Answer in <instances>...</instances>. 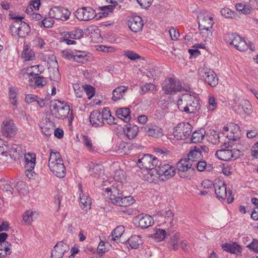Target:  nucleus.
I'll list each match as a JSON object with an SVG mask.
<instances>
[{"label": "nucleus", "instance_id": "obj_1", "mask_svg": "<svg viewBox=\"0 0 258 258\" xmlns=\"http://www.w3.org/2000/svg\"><path fill=\"white\" fill-rule=\"evenodd\" d=\"M177 104L179 109L186 113H193L200 108L198 99L189 93H185L178 98Z\"/></svg>", "mask_w": 258, "mask_h": 258}, {"label": "nucleus", "instance_id": "obj_2", "mask_svg": "<svg viewBox=\"0 0 258 258\" xmlns=\"http://www.w3.org/2000/svg\"><path fill=\"white\" fill-rule=\"evenodd\" d=\"M199 29L205 41H208L212 35L214 23L213 17L207 12H200L198 15Z\"/></svg>", "mask_w": 258, "mask_h": 258}, {"label": "nucleus", "instance_id": "obj_3", "mask_svg": "<svg viewBox=\"0 0 258 258\" xmlns=\"http://www.w3.org/2000/svg\"><path fill=\"white\" fill-rule=\"evenodd\" d=\"M48 166L54 175L63 178L66 174V167L59 153L50 150Z\"/></svg>", "mask_w": 258, "mask_h": 258}, {"label": "nucleus", "instance_id": "obj_4", "mask_svg": "<svg viewBox=\"0 0 258 258\" xmlns=\"http://www.w3.org/2000/svg\"><path fill=\"white\" fill-rule=\"evenodd\" d=\"M50 110L56 118L61 119L68 118L69 125L72 124L74 115L72 110L70 109V106L67 103L55 100L50 105Z\"/></svg>", "mask_w": 258, "mask_h": 258}, {"label": "nucleus", "instance_id": "obj_5", "mask_svg": "<svg viewBox=\"0 0 258 258\" xmlns=\"http://www.w3.org/2000/svg\"><path fill=\"white\" fill-rule=\"evenodd\" d=\"M175 168L168 164H160L156 170L151 171V177L148 179V182L152 183L156 181L158 179L161 180H166L171 178L175 174Z\"/></svg>", "mask_w": 258, "mask_h": 258}, {"label": "nucleus", "instance_id": "obj_6", "mask_svg": "<svg viewBox=\"0 0 258 258\" xmlns=\"http://www.w3.org/2000/svg\"><path fill=\"white\" fill-rule=\"evenodd\" d=\"M121 189L122 188L119 187L118 185L115 187L114 185H113V191L111 188H106L107 192H111L109 195V202L115 205L122 207H127L133 204L135 202L133 197L130 196L122 197L121 193L119 192Z\"/></svg>", "mask_w": 258, "mask_h": 258}, {"label": "nucleus", "instance_id": "obj_7", "mask_svg": "<svg viewBox=\"0 0 258 258\" xmlns=\"http://www.w3.org/2000/svg\"><path fill=\"white\" fill-rule=\"evenodd\" d=\"M226 145V144L224 143V145L222 147V149L218 150L215 153V155L217 158L224 161H230L237 159L240 156L243 155L242 153L243 151L247 150L250 147L249 145L247 144L245 147L241 148V149H227L226 148H227V147Z\"/></svg>", "mask_w": 258, "mask_h": 258}, {"label": "nucleus", "instance_id": "obj_8", "mask_svg": "<svg viewBox=\"0 0 258 258\" xmlns=\"http://www.w3.org/2000/svg\"><path fill=\"white\" fill-rule=\"evenodd\" d=\"M158 159L151 155L145 154L141 158L138 160L137 162L138 167L147 171L145 174V178L148 182V179L150 178L151 171L156 170V166L158 165Z\"/></svg>", "mask_w": 258, "mask_h": 258}, {"label": "nucleus", "instance_id": "obj_9", "mask_svg": "<svg viewBox=\"0 0 258 258\" xmlns=\"http://www.w3.org/2000/svg\"><path fill=\"white\" fill-rule=\"evenodd\" d=\"M215 193L216 197L221 201L226 199L227 203L230 204L233 202L234 197L231 190H227L224 181L219 178L216 179L213 183Z\"/></svg>", "mask_w": 258, "mask_h": 258}, {"label": "nucleus", "instance_id": "obj_10", "mask_svg": "<svg viewBox=\"0 0 258 258\" xmlns=\"http://www.w3.org/2000/svg\"><path fill=\"white\" fill-rule=\"evenodd\" d=\"M224 40L240 51H244L249 48V46L245 41L235 33L226 34L224 36ZM249 47L251 51L254 50L253 47L251 45H249Z\"/></svg>", "mask_w": 258, "mask_h": 258}, {"label": "nucleus", "instance_id": "obj_11", "mask_svg": "<svg viewBox=\"0 0 258 258\" xmlns=\"http://www.w3.org/2000/svg\"><path fill=\"white\" fill-rule=\"evenodd\" d=\"M198 74L200 77L210 86L215 87L218 85L219 78L212 70L206 67L201 68L199 69Z\"/></svg>", "mask_w": 258, "mask_h": 258}, {"label": "nucleus", "instance_id": "obj_12", "mask_svg": "<svg viewBox=\"0 0 258 258\" xmlns=\"http://www.w3.org/2000/svg\"><path fill=\"white\" fill-rule=\"evenodd\" d=\"M192 128V126L187 122L179 123L174 128L173 135L177 140H185L190 136Z\"/></svg>", "mask_w": 258, "mask_h": 258}, {"label": "nucleus", "instance_id": "obj_13", "mask_svg": "<svg viewBox=\"0 0 258 258\" xmlns=\"http://www.w3.org/2000/svg\"><path fill=\"white\" fill-rule=\"evenodd\" d=\"M76 18L81 21H88L94 19L97 15L95 11L90 7L78 8L75 12Z\"/></svg>", "mask_w": 258, "mask_h": 258}, {"label": "nucleus", "instance_id": "obj_14", "mask_svg": "<svg viewBox=\"0 0 258 258\" xmlns=\"http://www.w3.org/2000/svg\"><path fill=\"white\" fill-rule=\"evenodd\" d=\"M162 88L166 94H172L180 91L182 86L181 83L177 79L168 78L163 82Z\"/></svg>", "mask_w": 258, "mask_h": 258}, {"label": "nucleus", "instance_id": "obj_15", "mask_svg": "<svg viewBox=\"0 0 258 258\" xmlns=\"http://www.w3.org/2000/svg\"><path fill=\"white\" fill-rule=\"evenodd\" d=\"M71 12L61 6H54L51 8L49 12V15L56 20L66 21L70 18Z\"/></svg>", "mask_w": 258, "mask_h": 258}, {"label": "nucleus", "instance_id": "obj_16", "mask_svg": "<svg viewBox=\"0 0 258 258\" xmlns=\"http://www.w3.org/2000/svg\"><path fill=\"white\" fill-rule=\"evenodd\" d=\"M178 173L181 178L190 179V176L187 172L191 169L194 170V165L191 161H189L186 158L181 159L177 164Z\"/></svg>", "mask_w": 258, "mask_h": 258}, {"label": "nucleus", "instance_id": "obj_17", "mask_svg": "<svg viewBox=\"0 0 258 258\" xmlns=\"http://www.w3.org/2000/svg\"><path fill=\"white\" fill-rule=\"evenodd\" d=\"M222 133L229 141H236L240 137L239 127L233 123H230L224 126Z\"/></svg>", "mask_w": 258, "mask_h": 258}, {"label": "nucleus", "instance_id": "obj_18", "mask_svg": "<svg viewBox=\"0 0 258 258\" xmlns=\"http://www.w3.org/2000/svg\"><path fill=\"white\" fill-rule=\"evenodd\" d=\"M17 128L13 119H5L1 125V132L3 136L11 138L17 134Z\"/></svg>", "mask_w": 258, "mask_h": 258}, {"label": "nucleus", "instance_id": "obj_19", "mask_svg": "<svg viewBox=\"0 0 258 258\" xmlns=\"http://www.w3.org/2000/svg\"><path fill=\"white\" fill-rule=\"evenodd\" d=\"M69 246L63 241L58 242L51 251L50 258H62L64 253L69 250Z\"/></svg>", "mask_w": 258, "mask_h": 258}, {"label": "nucleus", "instance_id": "obj_20", "mask_svg": "<svg viewBox=\"0 0 258 258\" xmlns=\"http://www.w3.org/2000/svg\"><path fill=\"white\" fill-rule=\"evenodd\" d=\"M136 224L142 229H146L151 226L154 224L153 218L147 215H141L135 219Z\"/></svg>", "mask_w": 258, "mask_h": 258}, {"label": "nucleus", "instance_id": "obj_21", "mask_svg": "<svg viewBox=\"0 0 258 258\" xmlns=\"http://www.w3.org/2000/svg\"><path fill=\"white\" fill-rule=\"evenodd\" d=\"M127 25L131 31L137 33L142 29L143 22L141 17L137 16L131 18L128 21Z\"/></svg>", "mask_w": 258, "mask_h": 258}, {"label": "nucleus", "instance_id": "obj_22", "mask_svg": "<svg viewBox=\"0 0 258 258\" xmlns=\"http://www.w3.org/2000/svg\"><path fill=\"white\" fill-rule=\"evenodd\" d=\"M142 130L145 132L149 136L153 137H159L162 135V129L154 124L147 125L142 128Z\"/></svg>", "mask_w": 258, "mask_h": 258}, {"label": "nucleus", "instance_id": "obj_23", "mask_svg": "<svg viewBox=\"0 0 258 258\" xmlns=\"http://www.w3.org/2000/svg\"><path fill=\"white\" fill-rule=\"evenodd\" d=\"M30 32L29 25L21 20L18 26L14 28L13 32H15L19 37H24Z\"/></svg>", "mask_w": 258, "mask_h": 258}, {"label": "nucleus", "instance_id": "obj_24", "mask_svg": "<svg viewBox=\"0 0 258 258\" xmlns=\"http://www.w3.org/2000/svg\"><path fill=\"white\" fill-rule=\"evenodd\" d=\"M90 121L92 125L96 127L102 126L104 124L102 115H101L100 112L97 110H95L91 113Z\"/></svg>", "mask_w": 258, "mask_h": 258}, {"label": "nucleus", "instance_id": "obj_25", "mask_svg": "<svg viewBox=\"0 0 258 258\" xmlns=\"http://www.w3.org/2000/svg\"><path fill=\"white\" fill-rule=\"evenodd\" d=\"M128 89V87L125 86H120L116 87L112 91V99L114 101H117L123 98Z\"/></svg>", "mask_w": 258, "mask_h": 258}, {"label": "nucleus", "instance_id": "obj_26", "mask_svg": "<svg viewBox=\"0 0 258 258\" xmlns=\"http://www.w3.org/2000/svg\"><path fill=\"white\" fill-rule=\"evenodd\" d=\"M139 127L133 124H127L123 128V132L128 139L135 138L138 135Z\"/></svg>", "mask_w": 258, "mask_h": 258}, {"label": "nucleus", "instance_id": "obj_27", "mask_svg": "<svg viewBox=\"0 0 258 258\" xmlns=\"http://www.w3.org/2000/svg\"><path fill=\"white\" fill-rule=\"evenodd\" d=\"M255 3V0H250L248 3H237L235 8L238 11L241 12L244 14H249L252 10V5Z\"/></svg>", "mask_w": 258, "mask_h": 258}, {"label": "nucleus", "instance_id": "obj_28", "mask_svg": "<svg viewBox=\"0 0 258 258\" xmlns=\"http://www.w3.org/2000/svg\"><path fill=\"white\" fill-rule=\"evenodd\" d=\"M25 168L34 170L36 165V155L34 153H27L24 155Z\"/></svg>", "mask_w": 258, "mask_h": 258}, {"label": "nucleus", "instance_id": "obj_29", "mask_svg": "<svg viewBox=\"0 0 258 258\" xmlns=\"http://www.w3.org/2000/svg\"><path fill=\"white\" fill-rule=\"evenodd\" d=\"M79 189L81 192L80 194V203L81 207L83 208H90L91 204V199L88 196V194L82 192V185L79 184Z\"/></svg>", "mask_w": 258, "mask_h": 258}, {"label": "nucleus", "instance_id": "obj_30", "mask_svg": "<svg viewBox=\"0 0 258 258\" xmlns=\"http://www.w3.org/2000/svg\"><path fill=\"white\" fill-rule=\"evenodd\" d=\"M202 157L203 155L200 148L195 147L194 149L190 151L186 158L194 164L195 162H197L200 160Z\"/></svg>", "mask_w": 258, "mask_h": 258}, {"label": "nucleus", "instance_id": "obj_31", "mask_svg": "<svg viewBox=\"0 0 258 258\" xmlns=\"http://www.w3.org/2000/svg\"><path fill=\"white\" fill-rule=\"evenodd\" d=\"M115 114L118 118L126 122H128L131 119L130 111L128 108H118L116 110Z\"/></svg>", "mask_w": 258, "mask_h": 258}, {"label": "nucleus", "instance_id": "obj_32", "mask_svg": "<svg viewBox=\"0 0 258 258\" xmlns=\"http://www.w3.org/2000/svg\"><path fill=\"white\" fill-rule=\"evenodd\" d=\"M164 216L165 218V223H167L168 227H171L174 226L175 222L174 218V213L171 210L166 211L164 214L162 213H158L156 216Z\"/></svg>", "mask_w": 258, "mask_h": 258}, {"label": "nucleus", "instance_id": "obj_33", "mask_svg": "<svg viewBox=\"0 0 258 258\" xmlns=\"http://www.w3.org/2000/svg\"><path fill=\"white\" fill-rule=\"evenodd\" d=\"M113 178L119 183L117 185L120 188H122L123 184L126 182L125 172L121 169L115 171L113 174Z\"/></svg>", "mask_w": 258, "mask_h": 258}, {"label": "nucleus", "instance_id": "obj_34", "mask_svg": "<svg viewBox=\"0 0 258 258\" xmlns=\"http://www.w3.org/2000/svg\"><path fill=\"white\" fill-rule=\"evenodd\" d=\"M38 216V213L32 210L26 211L23 215V221L27 224H31V223L36 219Z\"/></svg>", "mask_w": 258, "mask_h": 258}, {"label": "nucleus", "instance_id": "obj_35", "mask_svg": "<svg viewBox=\"0 0 258 258\" xmlns=\"http://www.w3.org/2000/svg\"><path fill=\"white\" fill-rule=\"evenodd\" d=\"M64 36L72 39H80L84 35V31L82 29L76 28L70 32H64Z\"/></svg>", "mask_w": 258, "mask_h": 258}, {"label": "nucleus", "instance_id": "obj_36", "mask_svg": "<svg viewBox=\"0 0 258 258\" xmlns=\"http://www.w3.org/2000/svg\"><path fill=\"white\" fill-rule=\"evenodd\" d=\"M223 250L231 253L237 254L240 252V246L236 243H225L222 245Z\"/></svg>", "mask_w": 258, "mask_h": 258}, {"label": "nucleus", "instance_id": "obj_37", "mask_svg": "<svg viewBox=\"0 0 258 258\" xmlns=\"http://www.w3.org/2000/svg\"><path fill=\"white\" fill-rule=\"evenodd\" d=\"M238 109L240 110V113L243 111L244 113L249 115L252 112V106L249 101L242 99L240 101Z\"/></svg>", "mask_w": 258, "mask_h": 258}, {"label": "nucleus", "instance_id": "obj_38", "mask_svg": "<svg viewBox=\"0 0 258 258\" xmlns=\"http://www.w3.org/2000/svg\"><path fill=\"white\" fill-rule=\"evenodd\" d=\"M194 165L197 167L199 171L203 172L205 170L210 171L212 170L213 167L211 164H207L205 160H199Z\"/></svg>", "mask_w": 258, "mask_h": 258}, {"label": "nucleus", "instance_id": "obj_39", "mask_svg": "<svg viewBox=\"0 0 258 258\" xmlns=\"http://www.w3.org/2000/svg\"><path fill=\"white\" fill-rule=\"evenodd\" d=\"M12 244L10 242L0 243V257H6L11 253Z\"/></svg>", "mask_w": 258, "mask_h": 258}, {"label": "nucleus", "instance_id": "obj_40", "mask_svg": "<svg viewBox=\"0 0 258 258\" xmlns=\"http://www.w3.org/2000/svg\"><path fill=\"white\" fill-rule=\"evenodd\" d=\"M9 15L11 19L14 20L10 27V31L11 32H13L14 28L18 26L19 22L24 19V18L22 16H18L13 11H10Z\"/></svg>", "mask_w": 258, "mask_h": 258}, {"label": "nucleus", "instance_id": "obj_41", "mask_svg": "<svg viewBox=\"0 0 258 258\" xmlns=\"http://www.w3.org/2000/svg\"><path fill=\"white\" fill-rule=\"evenodd\" d=\"M128 243L133 249L139 248V246L143 243L142 240L140 236L133 235L128 239Z\"/></svg>", "mask_w": 258, "mask_h": 258}, {"label": "nucleus", "instance_id": "obj_42", "mask_svg": "<svg viewBox=\"0 0 258 258\" xmlns=\"http://www.w3.org/2000/svg\"><path fill=\"white\" fill-rule=\"evenodd\" d=\"M21 56L26 61L33 60L35 58L34 52L28 45L24 46Z\"/></svg>", "mask_w": 258, "mask_h": 258}, {"label": "nucleus", "instance_id": "obj_43", "mask_svg": "<svg viewBox=\"0 0 258 258\" xmlns=\"http://www.w3.org/2000/svg\"><path fill=\"white\" fill-rule=\"evenodd\" d=\"M101 115H102L103 120H105L108 124H113L116 123L114 122V117L111 115L110 111L108 108H105L103 109Z\"/></svg>", "mask_w": 258, "mask_h": 258}, {"label": "nucleus", "instance_id": "obj_44", "mask_svg": "<svg viewBox=\"0 0 258 258\" xmlns=\"http://www.w3.org/2000/svg\"><path fill=\"white\" fill-rule=\"evenodd\" d=\"M21 147L17 144L12 145L10 149L9 150L8 155L13 157L15 159L19 158L21 157Z\"/></svg>", "mask_w": 258, "mask_h": 258}, {"label": "nucleus", "instance_id": "obj_45", "mask_svg": "<svg viewBox=\"0 0 258 258\" xmlns=\"http://www.w3.org/2000/svg\"><path fill=\"white\" fill-rule=\"evenodd\" d=\"M124 232V228L123 226H117L112 232V239L114 241H117Z\"/></svg>", "mask_w": 258, "mask_h": 258}, {"label": "nucleus", "instance_id": "obj_46", "mask_svg": "<svg viewBox=\"0 0 258 258\" xmlns=\"http://www.w3.org/2000/svg\"><path fill=\"white\" fill-rule=\"evenodd\" d=\"M205 132L204 130L196 131L192 133L191 141L194 143L201 142L204 138Z\"/></svg>", "mask_w": 258, "mask_h": 258}, {"label": "nucleus", "instance_id": "obj_47", "mask_svg": "<svg viewBox=\"0 0 258 258\" xmlns=\"http://www.w3.org/2000/svg\"><path fill=\"white\" fill-rule=\"evenodd\" d=\"M41 132L46 136H50L54 131V124L52 122H47L41 127Z\"/></svg>", "mask_w": 258, "mask_h": 258}, {"label": "nucleus", "instance_id": "obj_48", "mask_svg": "<svg viewBox=\"0 0 258 258\" xmlns=\"http://www.w3.org/2000/svg\"><path fill=\"white\" fill-rule=\"evenodd\" d=\"M17 89L11 87L9 88V96L10 102L14 106H17L18 102L16 99L17 96Z\"/></svg>", "mask_w": 258, "mask_h": 258}, {"label": "nucleus", "instance_id": "obj_49", "mask_svg": "<svg viewBox=\"0 0 258 258\" xmlns=\"http://www.w3.org/2000/svg\"><path fill=\"white\" fill-rule=\"evenodd\" d=\"M82 143L86 148L90 152L94 151L95 149L93 145L92 141L90 138L85 135H81Z\"/></svg>", "mask_w": 258, "mask_h": 258}, {"label": "nucleus", "instance_id": "obj_50", "mask_svg": "<svg viewBox=\"0 0 258 258\" xmlns=\"http://www.w3.org/2000/svg\"><path fill=\"white\" fill-rule=\"evenodd\" d=\"M166 236V232L165 230L162 229H157L155 230V233L152 235L154 239L158 241L163 240Z\"/></svg>", "mask_w": 258, "mask_h": 258}, {"label": "nucleus", "instance_id": "obj_51", "mask_svg": "<svg viewBox=\"0 0 258 258\" xmlns=\"http://www.w3.org/2000/svg\"><path fill=\"white\" fill-rule=\"evenodd\" d=\"M102 166L98 164L92 163L90 165L89 171L91 175L96 177L101 173Z\"/></svg>", "mask_w": 258, "mask_h": 258}, {"label": "nucleus", "instance_id": "obj_52", "mask_svg": "<svg viewBox=\"0 0 258 258\" xmlns=\"http://www.w3.org/2000/svg\"><path fill=\"white\" fill-rule=\"evenodd\" d=\"M251 202L255 207L251 214V217L254 220H258V199L256 198H252Z\"/></svg>", "mask_w": 258, "mask_h": 258}, {"label": "nucleus", "instance_id": "obj_53", "mask_svg": "<svg viewBox=\"0 0 258 258\" xmlns=\"http://www.w3.org/2000/svg\"><path fill=\"white\" fill-rule=\"evenodd\" d=\"M86 54L84 51H77L74 53L73 61L78 62H83L86 59Z\"/></svg>", "mask_w": 258, "mask_h": 258}, {"label": "nucleus", "instance_id": "obj_54", "mask_svg": "<svg viewBox=\"0 0 258 258\" xmlns=\"http://www.w3.org/2000/svg\"><path fill=\"white\" fill-rule=\"evenodd\" d=\"M16 188L20 194L24 195L27 192L28 188L26 183L24 181H18L16 184Z\"/></svg>", "mask_w": 258, "mask_h": 258}, {"label": "nucleus", "instance_id": "obj_55", "mask_svg": "<svg viewBox=\"0 0 258 258\" xmlns=\"http://www.w3.org/2000/svg\"><path fill=\"white\" fill-rule=\"evenodd\" d=\"M218 103L216 99L213 96H209L208 99V109L210 111H213L217 107Z\"/></svg>", "mask_w": 258, "mask_h": 258}, {"label": "nucleus", "instance_id": "obj_56", "mask_svg": "<svg viewBox=\"0 0 258 258\" xmlns=\"http://www.w3.org/2000/svg\"><path fill=\"white\" fill-rule=\"evenodd\" d=\"M221 15L226 18L232 19L235 16V13L228 8H224L221 10Z\"/></svg>", "mask_w": 258, "mask_h": 258}, {"label": "nucleus", "instance_id": "obj_57", "mask_svg": "<svg viewBox=\"0 0 258 258\" xmlns=\"http://www.w3.org/2000/svg\"><path fill=\"white\" fill-rule=\"evenodd\" d=\"M85 92L89 99H91L95 94V88L90 85L83 86Z\"/></svg>", "mask_w": 258, "mask_h": 258}, {"label": "nucleus", "instance_id": "obj_58", "mask_svg": "<svg viewBox=\"0 0 258 258\" xmlns=\"http://www.w3.org/2000/svg\"><path fill=\"white\" fill-rule=\"evenodd\" d=\"M74 53L70 50H64L61 51V56L65 59L70 60H73L74 57Z\"/></svg>", "mask_w": 258, "mask_h": 258}, {"label": "nucleus", "instance_id": "obj_59", "mask_svg": "<svg viewBox=\"0 0 258 258\" xmlns=\"http://www.w3.org/2000/svg\"><path fill=\"white\" fill-rule=\"evenodd\" d=\"M179 240V236L177 234L173 235L171 238L170 244L172 246V249L176 250L178 249V242Z\"/></svg>", "mask_w": 258, "mask_h": 258}, {"label": "nucleus", "instance_id": "obj_60", "mask_svg": "<svg viewBox=\"0 0 258 258\" xmlns=\"http://www.w3.org/2000/svg\"><path fill=\"white\" fill-rule=\"evenodd\" d=\"M53 18H51L50 17L49 18H47L44 19L42 21V24L46 28H51L54 24V21L53 20Z\"/></svg>", "mask_w": 258, "mask_h": 258}, {"label": "nucleus", "instance_id": "obj_61", "mask_svg": "<svg viewBox=\"0 0 258 258\" xmlns=\"http://www.w3.org/2000/svg\"><path fill=\"white\" fill-rule=\"evenodd\" d=\"M8 147L5 144L4 141L0 138V155L8 156Z\"/></svg>", "mask_w": 258, "mask_h": 258}, {"label": "nucleus", "instance_id": "obj_62", "mask_svg": "<svg viewBox=\"0 0 258 258\" xmlns=\"http://www.w3.org/2000/svg\"><path fill=\"white\" fill-rule=\"evenodd\" d=\"M155 90V86L151 83L146 84L141 87V90L143 93H145L148 91Z\"/></svg>", "mask_w": 258, "mask_h": 258}, {"label": "nucleus", "instance_id": "obj_63", "mask_svg": "<svg viewBox=\"0 0 258 258\" xmlns=\"http://www.w3.org/2000/svg\"><path fill=\"white\" fill-rule=\"evenodd\" d=\"M105 242L101 241L97 247V252L101 255L108 250L107 248L105 246Z\"/></svg>", "mask_w": 258, "mask_h": 258}, {"label": "nucleus", "instance_id": "obj_64", "mask_svg": "<svg viewBox=\"0 0 258 258\" xmlns=\"http://www.w3.org/2000/svg\"><path fill=\"white\" fill-rule=\"evenodd\" d=\"M249 249L255 252H258V240L253 239V241L247 246Z\"/></svg>", "mask_w": 258, "mask_h": 258}]
</instances>
